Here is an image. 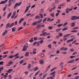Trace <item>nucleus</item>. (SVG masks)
Returning <instances> with one entry per match:
<instances>
[{"instance_id": "nucleus-9", "label": "nucleus", "mask_w": 79, "mask_h": 79, "mask_svg": "<svg viewBox=\"0 0 79 79\" xmlns=\"http://www.w3.org/2000/svg\"><path fill=\"white\" fill-rule=\"evenodd\" d=\"M74 38H73L71 40H67L66 41V42L67 44L68 43H69V42H72V41H73V40H74Z\"/></svg>"}, {"instance_id": "nucleus-23", "label": "nucleus", "mask_w": 79, "mask_h": 79, "mask_svg": "<svg viewBox=\"0 0 79 79\" xmlns=\"http://www.w3.org/2000/svg\"><path fill=\"white\" fill-rule=\"evenodd\" d=\"M16 31V28L15 27H13L12 28V32H15Z\"/></svg>"}, {"instance_id": "nucleus-40", "label": "nucleus", "mask_w": 79, "mask_h": 79, "mask_svg": "<svg viewBox=\"0 0 79 79\" xmlns=\"http://www.w3.org/2000/svg\"><path fill=\"white\" fill-rule=\"evenodd\" d=\"M59 6H65V4L64 3H63L60 5H59Z\"/></svg>"}, {"instance_id": "nucleus-26", "label": "nucleus", "mask_w": 79, "mask_h": 79, "mask_svg": "<svg viewBox=\"0 0 79 79\" xmlns=\"http://www.w3.org/2000/svg\"><path fill=\"white\" fill-rule=\"evenodd\" d=\"M29 52H26L25 55V56H29Z\"/></svg>"}, {"instance_id": "nucleus-30", "label": "nucleus", "mask_w": 79, "mask_h": 79, "mask_svg": "<svg viewBox=\"0 0 79 79\" xmlns=\"http://www.w3.org/2000/svg\"><path fill=\"white\" fill-rule=\"evenodd\" d=\"M48 47L50 49H51V48H52V44H50L48 45Z\"/></svg>"}, {"instance_id": "nucleus-6", "label": "nucleus", "mask_w": 79, "mask_h": 79, "mask_svg": "<svg viewBox=\"0 0 79 79\" xmlns=\"http://www.w3.org/2000/svg\"><path fill=\"white\" fill-rule=\"evenodd\" d=\"M8 2V0H5L4 1H2L0 2V5L2 4H5V3H6V2Z\"/></svg>"}, {"instance_id": "nucleus-51", "label": "nucleus", "mask_w": 79, "mask_h": 79, "mask_svg": "<svg viewBox=\"0 0 79 79\" xmlns=\"http://www.w3.org/2000/svg\"><path fill=\"white\" fill-rule=\"evenodd\" d=\"M74 49L73 48H71L70 49V52H74Z\"/></svg>"}, {"instance_id": "nucleus-56", "label": "nucleus", "mask_w": 79, "mask_h": 79, "mask_svg": "<svg viewBox=\"0 0 79 79\" xmlns=\"http://www.w3.org/2000/svg\"><path fill=\"white\" fill-rule=\"evenodd\" d=\"M33 41H34V40H33L30 39L29 40V42H31V43H32V42H33Z\"/></svg>"}, {"instance_id": "nucleus-53", "label": "nucleus", "mask_w": 79, "mask_h": 79, "mask_svg": "<svg viewBox=\"0 0 79 79\" xmlns=\"http://www.w3.org/2000/svg\"><path fill=\"white\" fill-rule=\"evenodd\" d=\"M55 56V55H51L50 56H49V58H51V57H53V56Z\"/></svg>"}, {"instance_id": "nucleus-17", "label": "nucleus", "mask_w": 79, "mask_h": 79, "mask_svg": "<svg viewBox=\"0 0 79 79\" xmlns=\"http://www.w3.org/2000/svg\"><path fill=\"white\" fill-rule=\"evenodd\" d=\"M4 45H5V44H3L0 46V50H2L5 47Z\"/></svg>"}, {"instance_id": "nucleus-43", "label": "nucleus", "mask_w": 79, "mask_h": 79, "mask_svg": "<svg viewBox=\"0 0 79 79\" xmlns=\"http://www.w3.org/2000/svg\"><path fill=\"white\" fill-rule=\"evenodd\" d=\"M38 39V38L37 37H34V40L35 41L36 40H37Z\"/></svg>"}, {"instance_id": "nucleus-59", "label": "nucleus", "mask_w": 79, "mask_h": 79, "mask_svg": "<svg viewBox=\"0 0 79 79\" xmlns=\"http://www.w3.org/2000/svg\"><path fill=\"white\" fill-rule=\"evenodd\" d=\"M40 13H44V9H41L40 10Z\"/></svg>"}, {"instance_id": "nucleus-48", "label": "nucleus", "mask_w": 79, "mask_h": 79, "mask_svg": "<svg viewBox=\"0 0 79 79\" xmlns=\"http://www.w3.org/2000/svg\"><path fill=\"white\" fill-rule=\"evenodd\" d=\"M31 15V13L27 14L26 15V16L28 17V16H29Z\"/></svg>"}, {"instance_id": "nucleus-57", "label": "nucleus", "mask_w": 79, "mask_h": 79, "mask_svg": "<svg viewBox=\"0 0 79 79\" xmlns=\"http://www.w3.org/2000/svg\"><path fill=\"white\" fill-rule=\"evenodd\" d=\"M3 63H4L3 61L0 62V65H3Z\"/></svg>"}, {"instance_id": "nucleus-62", "label": "nucleus", "mask_w": 79, "mask_h": 79, "mask_svg": "<svg viewBox=\"0 0 79 79\" xmlns=\"http://www.w3.org/2000/svg\"><path fill=\"white\" fill-rule=\"evenodd\" d=\"M23 63V60H20L19 62L20 64H22Z\"/></svg>"}, {"instance_id": "nucleus-47", "label": "nucleus", "mask_w": 79, "mask_h": 79, "mask_svg": "<svg viewBox=\"0 0 79 79\" xmlns=\"http://www.w3.org/2000/svg\"><path fill=\"white\" fill-rule=\"evenodd\" d=\"M68 28H64L62 29V31H66V30H68Z\"/></svg>"}, {"instance_id": "nucleus-18", "label": "nucleus", "mask_w": 79, "mask_h": 79, "mask_svg": "<svg viewBox=\"0 0 79 79\" xmlns=\"http://www.w3.org/2000/svg\"><path fill=\"white\" fill-rule=\"evenodd\" d=\"M11 12H10L7 15V19H8L10 18V17L11 16Z\"/></svg>"}, {"instance_id": "nucleus-15", "label": "nucleus", "mask_w": 79, "mask_h": 79, "mask_svg": "<svg viewBox=\"0 0 79 79\" xmlns=\"http://www.w3.org/2000/svg\"><path fill=\"white\" fill-rule=\"evenodd\" d=\"M8 3H9V4H8V6H10L11 5V0H9L8 1Z\"/></svg>"}, {"instance_id": "nucleus-61", "label": "nucleus", "mask_w": 79, "mask_h": 79, "mask_svg": "<svg viewBox=\"0 0 79 79\" xmlns=\"http://www.w3.org/2000/svg\"><path fill=\"white\" fill-rule=\"evenodd\" d=\"M64 64V63L63 62H61L60 64H59V65H60V66H61V65H63V64Z\"/></svg>"}, {"instance_id": "nucleus-28", "label": "nucleus", "mask_w": 79, "mask_h": 79, "mask_svg": "<svg viewBox=\"0 0 79 79\" xmlns=\"http://www.w3.org/2000/svg\"><path fill=\"white\" fill-rule=\"evenodd\" d=\"M63 50H64V51H66V50H68V48H64Z\"/></svg>"}, {"instance_id": "nucleus-12", "label": "nucleus", "mask_w": 79, "mask_h": 79, "mask_svg": "<svg viewBox=\"0 0 79 79\" xmlns=\"http://www.w3.org/2000/svg\"><path fill=\"white\" fill-rule=\"evenodd\" d=\"M50 33L47 34V33L46 32H45L44 34H43L42 35H40V36H42V35H50Z\"/></svg>"}, {"instance_id": "nucleus-37", "label": "nucleus", "mask_w": 79, "mask_h": 79, "mask_svg": "<svg viewBox=\"0 0 79 79\" xmlns=\"http://www.w3.org/2000/svg\"><path fill=\"white\" fill-rule=\"evenodd\" d=\"M40 73V71H39L38 72H37L36 73H35V76H37L38 74H39V73Z\"/></svg>"}, {"instance_id": "nucleus-49", "label": "nucleus", "mask_w": 79, "mask_h": 79, "mask_svg": "<svg viewBox=\"0 0 79 79\" xmlns=\"http://www.w3.org/2000/svg\"><path fill=\"white\" fill-rule=\"evenodd\" d=\"M56 69V67H55L54 68H53V69H52L51 70V71H54V70H55V69Z\"/></svg>"}, {"instance_id": "nucleus-13", "label": "nucleus", "mask_w": 79, "mask_h": 79, "mask_svg": "<svg viewBox=\"0 0 79 79\" xmlns=\"http://www.w3.org/2000/svg\"><path fill=\"white\" fill-rule=\"evenodd\" d=\"M10 23H7L6 27V29H7L8 27H9L10 26Z\"/></svg>"}, {"instance_id": "nucleus-46", "label": "nucleus", "mask_w": 79, "mask_h": 79, "mask_svg": "<svg viewBox=\"0 0 79 79\" xmlns=\"http://www.w3.org/2000/svg\"><path fill=\"white\" fill-rule=\"evenodd\" d=\"M3 67H2L1 68H0V72L3 71Z\"/></svg>"}, {"instance_id": "nucleus-7", "label": "nucleus", "mask_w": 79, "mask_h": 79, "mask_svg": "<svg viewBox=\"0 0 79 79\" xmlns=\"http://www.w3.org/2000/svg\"><path fill=\"white\" fill-rule=\"evenodd\" d=\"M31 5H30L29 6H27L26 8V9L24 11V13H26V12L28 11V10H29V8L31 7Z\"/></svg>"}, {"instance_id": "nucleus-50", "label": "nucleus", "mask_w": 79, "mask_h": 79, "mask_svg": "<svg viewBox=\"0 0 79 79\" xmlns=\"http://www.w3.org/2000/svg\"><path fill=\"white\" fill-rule=\"evenodd\" d=\"M44 40H41L40 41V44H42L43 43V42H44Z\"/></svg>"}, {"instance_id": "nucleus-2", "label": "nucleus", "mask_w": 79, "mask_h": 79, "mask_svg": "<svg viewBox=\"0 0 79 79\" xmlns=\"http://www.w3.org/2000/svg\"><path fill=\"white\" fill-rule=\"evenodd\" d=\"M55 73H56V71H54L52 73L50 74V76H52V77H50V78L51 79H54V77L55 76Z\"/></svg>"}, {"instance_id": "nucleus-14", "label": "nucleus", "mask_w": 79, "mask_h": 79, "mask_svg": "<svg viewBox=\"0 0 79 79\" xmlns=\"http://www.w3.org/2000/svg\"><path fill=\"white\" fill-rule=\"evenodd\" d=\"M47 74H48V73H46L45 75H44L43 76V77H40V78L41 79H44L45 77L47 76Z\"/></svg>"}, {"instance_id": "nucleus-24", "label": "nucleus", "mask_w": 79, "mask_h": 79, "mask_svg": "<svg viewBox=\"0 0 79 79\" xmlns=\"http://www.w3.org/2000/svg\"><path fill=\"white\" fill-rule=\"evenodd\" d=\"M61 28H60L56 29V32H59V31H61Z\"/></svg>"}, {"instance_id": "nucleus-8", "label": "nucleus", "mask_w": 79, "mask_h": 79, "mask_svg": "<svg viewBox=\"0 0 79 79\" xmlns=\"http://www.w3.org/2000/svg\"><path fill=\"white\" fill-rule=\"evenodd\" d=\"M74 62V59H73L72 60L68 62L67 63V64H69V63H73Z\"/></svg>"}, {"instance_id": "nucleus-42", "label": "nucleus", "mask_w": 79, "mask_h": 79, "mask_svg": "<svg viewBox=\"0 0 79 79\" xmlns=\"http://www.w3.org/2000/svg\"><path fill=\"white\" fill-rule=\"evenodd\" d=\"M17 6H18L17 5V4L16 3L14 7V9H15V8H16Z\"/></svg>"}, {"instance_id": "nucleus-10", "label": "nucleus", "mask_w": 79, "mask_h": 79, "mask_svg": "<svg viewBox=\"0 0 79 79\" xmlns=\"http://www.w3.org/2000/svg\"><path fill=\"white\" fill-rule=\"evenodd\" d=\"M71 35V34H67L63 36V38H66V37H69V36L70 35Z\"/></svg>"}, {"instance_id": "nucleus-39", "label": "nucleus", "mask_w": 79, "mask_h": 79, "mask_svg": "<svg viewBox=\"0 0 79 79\" xmlns=\"http://www.w3.org/2000/svg\"><path fill=\"white\" fill-rule=\"evenodd\" d=\"M71 9H69V11H72V10H73V6H72L71 7Z\"/></svg>"}, {"instance_id": "nucleus-3", "label": "nucleus", "mask_w": 79, "mask_h": 79, "mask_svg": "<svg viewBox=\"0 0 79 79\" xmlns=\"http://www.w3.org/2000/svg\"><path fill=\"white\" fill-rule=\"evenodd\" d=\"M18 55H19V53H17L14 56L13 55H11L7 57V59H8L9 58H10V59H11L13 58V57H15L16 56H18Z\"/></svg>"}, {"instance_id": "nucleus-4", "label": "nucleus", "mask_w": 79, "mask_h": 79, "mask_svg": "<svg viewBox=\"0 0 79 79\" xmlns=\"http://www.w3.org/2000/svg\"><path fill=\"white\" fill-rule=\"evenodd\" d=\"M77 19V16H72L71 17V18L70 19L71 20H76Z\"/></svg>"}, {"instance_id": "nucleus-60", "label": "nucleus", "mask_w": 79, "mask_h": 79, "mask_svg": "<svg viewBox=\"0 0 79 79\" xmlns=\"http://www.w3.org/2000/svg\"><path fill=\"white\" fill-rule=\"evenodd\" d=\"M67 24H68L67 22H66L65 23H64L63 24V26H66Z\"/></svg>"}, {"instance_id": "nucleus-34", "label": "nucleus", "mask_w": 79, "mask_h": 79, "mask_svg": "<svg viewBox=\"0 0 79 79\" xmlns=\"http://www.w3.org/2000/svg\"><path fill=\"white\" fill-rule=\"evenodd\" d=\"M15 24V23H12L11 25H10V26H9V28H10V27H11L13 26H14V25Z\"/></svg>"}, {"instance_id": "nucleus-1", "label": "nucleus", "mask_w": 79, "mask_h": 79, "mask_svg": "<svg viewBox=\"0 0 79 79\" xmlns=\"http://www.w3.org/2000/svg\"><path fill=\"white\" fill-rule=\"evenodd\" d=\"M28 47H29L28 44H27V43H26L23 47L22 49L23 51H26V50H27V48Z\"/></svg>"}, {"instance_id": "nucleus-11", "label": "nucleus", "mask_w": 79, "mask_h": 79, "mask_svg": "<svg viewBox=\"0 0 79 79\" xmlns=\"http://www.w3.org/2000/svg\"><path fill=\"white\" fill-rule=\"evenodd\" d=\"M38 69H39V68L38 67H36L33 69V71L34 72L36 71Z\"/></svg>"}, {"instance_id": "nucleus-5", "label": "nucleus", "mask_w": 79, "mask_h": 79, "mask_svg": "<svg viewBox=\"0 0 79 79\" xmlns=\"http://www.w3.org/2000/svg\"><path fill=\"white\" fill-rule=\"evenodd\" d=\"M40 23V21H38L34 22L32 23V25L33 26H35V25H36L37 23Z\"/></svg>"}, {"instance_id": "nucleus-22", "label": "nucleus", "mask_w": 79, "mask_h": 79, "mask_svg": "<svg viewBox=\"0 0 79 79\" xmlns=\"http://www.w3.org/2000/svg\"><path fill=\"white\" fill-rule=\"evenodd\" d=\"M13 71V69H10L8 70L7 71V73H10V72H11V71Z\"/></svg>"}, {"instance_id": "nucleus-35", "label": "nucleus", "mask_w": 79, "mask_h": 79, "mask_svg": "<svg viewBox=\"0 0 79 79\" xmlns=\"http://www.w3.org/2000/svg\"><path fill=\"white\" fill-rule=\"evenodd\" d=\"M63 25V24H59L58 25H57V26L58 27V28H60V27H61V26H62Z\"/></svg>"}, {"instance_id": "nucleus-25", "label": "nucleus", "mask_w": 79, "mask_h": 79, "mask_svg": "<svg viewBox=\"0 0 79 79\" xmlns=\"http://www.w3.org/2000/svg\"><path fill=\"white\" fill-rule=\"evenodd\" d=\"M36 28L37 29H40V24L37 25V27Z\"/></svg>"}, {"instance_id": "nucleus-55", "label": "nucleus", "mask_w": 79, "mask_h": 79, "mask_svg": "<svg viewBox=\"0 0 79 79\" xmlns=\"http://www.w3.org/2000/svg\"><path fill=\"white\" fill-rule=\"evenodd\" d=\"M23 29V27H20L18 29V31H20V30H21V29Z\"/></svg>"}, {"instance_id": "nucleus-32", "label": "nucleus", "mask_w": 79, "mask_h": 79, "mask_svg": "<svg viewBox=\"0 0 79 79\" xmlns=\"http://www.w3.org/2000/svg\"><path fill=\"white\" fill-rule=\"evenodd\" d=\"M75 26V23H72V24H71V26L72 27H74Z\"/></svg>"}, {"instance_id": "nucleus-19", "label": "nucleus", "mask_w": 79, "mask_h": 79, "mask_svg": "<svg viewBox=\"0 0 79 79\" xmlns=\"http://www.w3.org/2000/svg\"><path fill=\"white\" fill-rule=\"evenodd\" d=\"M7 32H8L7 30H6L5 32L3 33V35L4 36V35H5V34H7Z\"/></svg>"}, {"instance_id": "nucleus-33", "label": "nucleus", "mask_w": 79, "mask_h": 79, "mask_svg": "<svg viewBox=\"0 0 79 79\" xmlns=\"http://www.w3.org/2000/svg\"><path fill=\"white\" fill-rule=\"evenodd\" d=\"M13 63V61H10L9 62L8 64H10L11 65Z\"/></svg>"}, {"instance_id": "nucleus-31", "label": "nucleus", "mask_w": 79, "mask_h": 79, "mask_svg": "<svg viewBox=\"0 0 79 79\" xmlns=\"http://www.w3.org/2000/svg\"><path fill=\"white\" fill-rule=\"evenodd\" d=\"M40 64H43V63H44V61H43V60H40Z\"/></svg>"}, {"instance_id": "nucleus-45", "label": "nucleus", "mask_w": 79, "mask_h": 79, "mask_svg": "<svg viewBox=\"0 0 79 79\" xmlns=\"http://www.w3.org/2000/svg\"><path fill=\"white\" fill-rule=\"evenodd\" d=\"M62 54H67V52L66 51L62 52Z\"/></svg>"}, {"instance_id": "nucleus-64", "label": "nucleus", "mask_w": 79, "mask_h": 79, "mask_svg": "<svg viewBox=\"0 0 79 79\" xmlns=\"http://www.w3.org/2000/svg\"><path fill=\"white\" fill-rule=\"evenodd\" d=\"M79 76H77L75 77V79H78L79 78Z\"/></svg>"}, {"instance_id": "nucleus-41", "label": "nucleus", "mask_w": 79, "mask_h": 79, "mask_svg": "<svg viewBox=\"0 0 79 79\" xmlns=\"http://www.w3.org/2000/svg\"><path fill=\"white\" fill-rule=\"evenodd\" d=\"M48 29L52 30L53 29V27L50 26L48 27Z\"/></svg>"}, {"instance_id": "nucleus-20", "label": "nucleus", "mask_w": 79, "mask_h": 79, "mask_svg": "<svg viewBox=\"0 0 79 79\" xmlns=\"http://www.w3.org/2000/svg\"><path fill=\"white\" fill-rule=\"evenodd\" d=\"M50 16H51L53 18H54L55 17V15H54V13H51L50 14Z\"/></svg>"}, {"instance_id": "nucleus-38", "label": "nucleus", "mask_w": 79, "mask_h": 79, "mask_svg": "<svg viewBox=\"0 0 79 79\" xmlns=\"http://www.w3.org/2000/svg\"><path fill=\"white\" fill-rule=\"evenodd\" d=\"M59 35L60 37H61L63 36V34L61 33L60 32V33H59Z\"/></svg>"}, {"instance_id": "nucleus-54", "label": "nucleus", "mask_w": 79, "mask_h": 79, "mask_svg": "<svg viewBox=\"0 0 79 79\" xmlns=\"http://www.w3.org/2000/svg\"><path fill=\"white\" fill-rule=\"evenodd\" d=\"M75 57H76V56H70V58H71V59H72V58H75Z\"/></svg>"}, {"instance_id": "nucleus-36", "label": "nucleus", "mask_w": 79, "mask_h": 79, "mask_svg": "<svg viewBox=\"0 0 79 79\" xmlns=\"http://www.w3.org/2000/svg\"><path fill=\"white\" fill-rule=\"evenodd\" d=\"M50 68V65H49L47 67L46 69V71H48V70Z\"/></svg>"}, {"instance_id": "nucleus-58", "label": "nucleus", "mask_w": 79, "mask_h": 79, "mask_svg": "<svg viewBox=\"0 0 79 79\" xmlns=\"http://www.w3.org/2000/svg\"><path fill=\"white\" fill-rule=\"evenodd\" d=\"M40 17H41V19H42L43 18V14H40Z\"/></svg>"}, {"instance_id": "nucleus-16", "label": "nucleus", "mask_w": 79, "mask_h": 79, "mask_svg": "<svg viewBox=\"0 0 79 79\" xmlns=\"http://www.w3.org/2000/svg\"><path fill=\"white\" fill-rule=\"evenodd\" d=\"M24 20V19L21 18L19 21V24H21V22L23 21Z\"/></svg>"}, {"instance_id": "nucleus-21", "label": "nucleus", "mask_w": 79, "mask_h": 79, "mask_svg": "<svg viewBox=\"0 0 79 79\" xmlns=\"http://www.w3.org/2000/svg\"><path fill=\"white\" fill-rule=\"evenodd\" d=\"M31 64H28L27 68L28 69H30L31 68Z\"/></svg>"}, {"instance_id": "nucleus-52", "label": "nucleus", "mask_w": 79, "mask_h": 79, "mask_svg": "<svg viewBox=\"0 0 79 79\" xmlns=\"http://www.w3.org/2000/svg\"><path fill=\"white\" fill-rule=\"evenodd\" d=\"M60 51L59 50H57L56 53H57V54H58L59 53H60Z\"/></svg>"}, {"instance_id": "nucleus-27", "label": "nucleus", "mask_w": 79, "mask_h": 79, "mask_svg": "<svg viewBox=\"0 0 79 79\" xmlns=\"http://www.w3.org/2000/svg\"><path fill=\"white\" fill-rule=\"evenodd\" d=\"M16 3L17 4V6H18L20 5H21V3H22V2H21L19 3Z\"/></svg>"}, {"instance_id": "nucleus-44", "label": "nucleus", "mask_w": 79, "mask_h": 79, "mask_svg": "<svg viewBox=\"0 0 79 79\" xmlns=\"http://www.w3.org/2000/svg\"><path fill=\"white\" fill-rule=\"evenodd\" d=\"M69 8H67L66 9V11H65V13H69Z\"/></svg>"}, {"instance_id": "nucleus-63", "label": "nucleus", "mask_w": 79, "mask_h": 79, "mask_svg": "<svg viewBox=\"0 0 79 79\" xmlns=\"http://www.w3.org/2000/svg\"><path fill=\"white\" fill-rule=\"evenodd\" d=\"M15 15H16V11H15L14 12L12 15L15 16Z\"/></svg>"}, {"instance_id": "nucleus-29", "label": "nucleus", "mask_w": 79, "mask_h": 79, "mask_svg": "<svg viewBox=\"0 0 79 79\" xmlns=\"http://www.w3.org/2000/svg\"><path fill=\"white\" fill-rule=\"evenodd\" d=\"M39 19V15H37L35 16V18L34 19Z\"/></svg>"}]
</instances>
